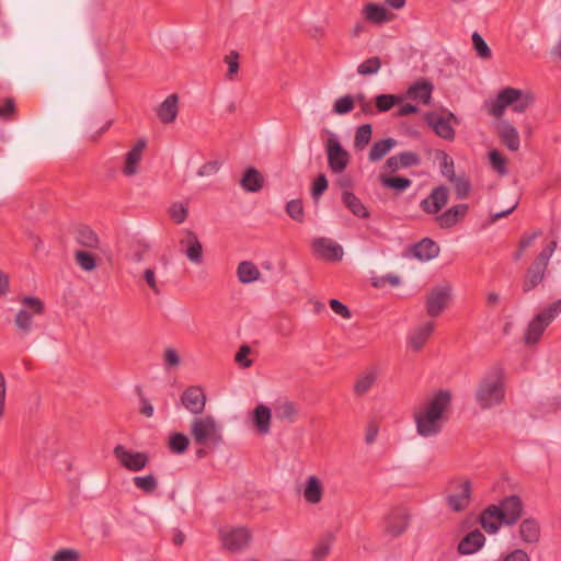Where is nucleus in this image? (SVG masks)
I'll return each mask as SVG.
<instances>
[{
    "mask_svg": "<svg viewBox=\"0 0 561 561\" xmlns=\"http://www.w3.org/2000/svg\"><path fill=\"white\" fill-rule=\"evenodd\" d=\"M451 405V393L448 390H439L425 404L415 412L416 432L420 436L431 437L440 433L444 422V413Z\"/></svg>",
    "mask_w": 561,
    "mask_h": 561,
    "instance_id": "1",
    "label": "nucleus"
},
{
    "mask_svg": "<svg viewBox=\"0 0 561 561\" xmlns=\"http://www.w3.org/2000/svg\"><path fill=\"white\" fill-rule=\"evenodd\" d=\"M535 102V96L529 91H523L516 88H504L497 96L485 103L489 114L494 117L503 115L507 106H512L516 113H524Z\"/></svg>",
    "mask_w": 561,
    "mask_h": 561,
    "instance_id": "2",
    "label": "nucleus"
},
{
    "mask_svg": "<svg viewBox=\"0 0 561 561\" xmlns=\"http://www.w3.org/2000/svg\"><path fill=\"white\" fill-rule=\"evenodd\" d=\"M474 398L478 405L483 410L491 409L503 402L505 389L500 369H492L480 380Z\"/></svg>",
    "mask_w": 561,
    "mask_h": 561,
    "instance_id": "3",
    "label": "nucleus"
},
{
    "mask_svg": "<svg viewBox=\"0 0 561 561\" xmlns=\"http://www.w3.org/2000/svg\"><path fill=\"white\" fill-rule=\"evenodd\" d=\"M561 313V299H557L540 312H538L528 322L524 333V343L527 346L536 345L546 329L553 322V320Z\"/></svg>",
    "mask_w": 561,
    "mask_h": 561,
    "instance_id": "4",
    "label": "nucleus"
},
{
    "mask_svg": "<svg viewBox=\"0 0 561 561\" xmlns=\"http://www.w3.org/2000/svg\"><path fill=\"white\" fill-rule=\"evenodd\" d=\"M22 308L18 311L14 323L19 334L24 337L36 328L35 320L44 314L45 304L37 297L24 296L20 300Z\"/></svg>",
    "mask_w": 561,
    "mask_h": 561,
    "instance_id": "5",
    "label": "nucleus"
},
{
    "mask_svg": "<svg viewBox=\"0 0 561 561\" xmlns=\"http://www.w3.org/2000/svg\"><path fill=\"white\" fill-rule=\"evenodd\" d=\"M191 435L199 446H218L222 442L221 428L211 415L194 417L191 422Z\"/></svg>",
    "mask_w": 561,
    "mask_h": 561,
    "instance_id": "6",
    "label": "nucleus"
},
{
    "mask_svg": "<svg viewBox=\"0 0 561 561\" xmlns=\"http://www.w3.org/2000/svg\"><path fill=\"white\" fill-rule=\"evenodd\" d=\"M454 492L446 496L448 507L454 512L465 511L471 500V483L469 480H455L449 483Z\"/></svg>",
    "mask_w": 561,
    "mask_h": 561,
    "instance_id": "7",
    "label": "nucleus"
},
{
    "mask_svg": "<svg viewBox=\"0 0 561 561\" xmlns=\"http://www.w3.org/2000/svg\"><path fill=\"white\" fill-rule=\"evenodd\" d=\"M328 164L332 172H343L350 162V153L342 147L335 137H330L325 144Z\"/></svg>",
    "mask_w": 561,
    "mask_h": 561,
    "instance_id": "8",
    "label": "nucleus"
},
{
    "mask_svg": "<svg viewBox=\"0 0 561 561\" xmlns=\"http://www.w3.org/2000/svg\"><path fill=\"white\" fill-rule=\"evenodd\" d=\"M113 454L119 463L129 471L142 470L148 461V455L142 451H129L123 445H117Z\"/></svg>",
    "mask_w": 561,
    "mask_h": 561,
    "instance_id": "9",
    "label": "nucleus"
},
{
    "mask_svg": "<svg viewBox=\"0 0 561 561\" xmlns=\"http://www.w3.org/2000/svg\"><path fill=\"white\" fill-rule=\"evenodd\" d=\"M424 119L434 129L437 136L446 140L455 139V129L451 126V121L458 123V119L453 113H448V116L445 117L430 112L425 114Z\"/></svg>",
    "mask_w": 561,
    "mask_h": 561,
    "instance_id": "10",
    "label": "nucleus"
},
{
    "mask_svg": "<svg viewBox=\"0 0 561 561\" xmlns=\"http://www.w3.org/2000/svg\"><path fill=\"white\" fill-rule=\"evenodd\" d=\"M451 288L449 285L436 286L432 288L426 298V311L428 316L435 318L439 316L450 298Z\"/></svg>",
    "mask_w": 561,
    "mask_h": 561,
    "instance_id": "11",
    "label": "nucleus"
},
{
    "mask_svg": "<svg viewBox=\"0 0 561 561\" xmlns=\"http://www.w3.org/2000/svg\"><path fill=\"white\" fill-rule=\"evenodd\" d=\"M311 248L316 255L331 262L341 261L344 254L343 248L337 242L324 237L313 239Z\"/></svg>",
    "mask_w": 561,
    "mask_h": 561,
    "instance_id": "12",
    "label": "nucleus"
},
{
    "mask_svg": "<svg viewBox=\"0 0 561 561\" xmlns=\"http://www.w3.org/2000/svg\"><path fill=\"white\" fill-rule=\"evenodd\" d=\"M500 516L505 525L515 524L523 513V503L519 496L510 495L504 497L497 505Z\"/></svg>",
    "mask_w": 561,
    "mask_h": 561,
    "instance_id": "13",
    "label": "nucleus"
},
{
    "mask_svg": "<svg viewBox=\"0 0 561 561\" xmlns=\"http://www.w3.org/2000/svg\"><path fill=\"white\" fill-rule=\"evenodd\" d=\"M222 546L231 551L237 552L244 549L251 539V535L247 528L240 527L229 531H221Z\"/></svg>",
    "mask_w": 561,
    "mask_h": 561,
    "instance_id": "14",
    "label": "nucleus"
},
{
    "mask_svg": "<svg viewBox=\"0 0 561 561\" xmlns=\"http://www.w3.org/2000/svg\"><path fill=\"white\" fill-rule=\"evenodd\" d=\"M179 243L191 262L195 264L203 262V247L195 232L188 229L184 230Z\"/></svg>",
    "mask_w": 561,
    "mask_h": 561,
    "instance_id": "15",
    "label": "nucleus"
},
{
    "mask_svg": "<svg viewBox=\"0 0 561 561\" xmlns=\"http://www.w3.org/2000/svg\"><path fill=\"white\" fill-rule=\"evenodd\" d=\"M449 198V190L445 185L436 186L430 195L424 198L420 206L427 214H437L447 203Z\"/></svg>",
    "mask_w": 561,
    "mask_h": 561,
    "instance_id": "16",
    "label": "nucleus"
},
{
    "mask_svg": "<svg viewBox=\"0 0 561 561\" xmlns=\"http://www.w3.org/2000/svg\"><path fill=\"white\" fill-rule=\"evenodd\" d=\"M182 404L193 414L199 415L206 405V396L201 387H188L181 397Z\"/></svg>",
    "mask_w": 561,
    "mask_h": 561,
    "instance_id": "17",
    "label": "nucleus"
},
{
    "mask_svg": "<svg viewBox=\"0 0 561 561\" xmlns=\"http://www.w3.org/2000/svg\"><path fill=\"white\" fill-rule=\"evenodd\" d=\"M385 531L391 537L402 535L409 526V515L401 508L393 510L386 518Z\"/></svg>",
    "mask_w": 561,
    "mask_h": 561,
    "instance_id": "18",
    "label": "nucleus"
},
{
    "mask_svg": "<svg viewBox=\"0 0 561 561\" xmlns=\"http://www.w3.org/2000/svg\"><path fill=\"white\" fill-rule=\"evenodd\" d=\"M420 164L421 157L417 153L412 151H404L388 158L383 168L391 173H394L401 169L417 167Z\"/></svg>",
    "mask_w": 561,
    "mask_h": 561,
    "instance_id": "19",
    "label": "nucleus"
},
{
    "mask_svg": "<svg viewBox=\"0 0 561 561\" xmlns=\"http://www.w3.org/2000/svg\"><path fill=\"white\" fill-rule=\"evenodd\" d=\"M547 268V265L535 260L524 275L522 284L523 293L527 294L535 289L545 279Z\"/></svg>",
    "mask_w": 561,
    "mask_h": 561,
    "instance_id": "20",
    "label": "nucleus"
},
{
    "mask_svg": "<svg viewBox=\"0 0 561 561\" xmlns=\"http://www.w3.org/2000/svg\"><path fill=\"white\" fill-rule=\"evenodd\" d=\"M147 146L146 139H139L136 145L126 153L122 172L126 176H133L138 173V167Z\"/></svg>",
    "mask_w": 561,
    "mask_h": 561,
    "instance_id": "21",
    "label": "nucleus"
},
{
    "mask_svg": "<svg viewBox=\"0 0 561 561\" xmlns=\"http://www.w3.org/2000/svg\"><path fill=\"white\" fill-rule=\"evenodd\" d=\"M469 206L458 204L436 217V221L443 229H449L457 225L467 215Z\"/></svg>",
    "mask_w": 561,
    "mask_h": 561,
    "instance_id": "22",
    "label": "nucleus"
},
{
    "mask_svg": "<svg viewBox=\"0 0 561 561\" xmlns=\"http://www.w3.org/2000/svg\"><path fill=\"white\" fill-rule=\"evenodd\" d=\"M434 85L426 79L414 82L407 91V98L419 101L424 105L430 104Z\"/></svg>",
    "mask_w": 561,
    "mask_h": 561,
    "instance_id": "23",
    "label": "nucleus"
},
{
    "mask_svg": "<svg viewBox=\"0 0 561 561\" xmlns=\"http://www.w3.org/2000/svg\"><path fill=\"white\" fill-rule=\"evenodd\" d=\"M179 114V96L173 93L167 96V99L158 106L157 116L164 123H173Z\"/></svg>",
    "mask_w": 561,
    "mask_h": 561,
    "instance_id": "24",
    "label": "nucleus"
},
{
    "mask_svg": "<svg viewBox=\"0 0 561 561\" xmlns=\"http://www.w3.org/2000/svg\"><path fill=\"white\" fill-rule=\"evenodd\" d=\"M485 543V536L478 529L467 534L458 543L460 554H473Z\"/></svg>",
    "mask_w": 561,
    "mask_h": 561,
    "instance_id": "25",
    "label": "nucleus"
},
{
    "mask_svg": "<svg viewBox=\"0 0 561 561\" xmlns=\"http://www.w3.org/2000/svg\"><path fill=\"white\" fill-rule=\"evenodd\" d=\"M411 252L420 261H430L439 254V247L432 239L424 238L411 248Z\"/></svg>",
    "mask_w": 561,
    "mask_h": 561,
    "instance_id": "26",
    "label": "nucleus"
},
{
    "mask_svg": "<svg viewBox=\"0 0 561 561\" xmlns=\"http://www.w3.org/2000/svg\"><path fill=\"white\" fill-rule=\"evenodd\" d=\"M480 524L489 534H495L499 531L500 526L504 523L500 516L497 505L492 504L482 512L480 516Z\"/></svg>",
    "mask_w": 561,
    "mask_h": 561,
    "instance_id": "27",
    "label": "nucleus"
},
{
    "mask_svg": "<svg viewBox=\"0 0 561 561\" xmlns=\"http://www.w3.org/2000/svg\"><path fill=\"white\" fill-rule=\"evenodd\" d=\"M240 185L247 192L256 193L263 188L264 178L257 169L250 167L241 178Z\"/></svg>",
    "mask_w": 561,
    "mask_h": 561,
    "instance_id": "28",
    "label": "nucleus"
},
{
    "mask_svg": "<svg viewBox=\"0 0 561 561\" xmlns=\"http://www.w3.org/2000/svg\"><path fill=\"white\" fill-rule=\"evenodd\" d=\"M519 536L525 543L535 545L540 539V526L534 518H526L519 525Z\"/></svg>",
    "mask_w": 561,
    "mask_h": 561,
    "instance_id": "29",
    "label": "nucleus"
},
{
    "mask_svg": "<svg viewBox=\"0 0 561 561\" xmlns=\"http://www.w3.org/2000/svg\"><path fill=\"white\" fill-rule=\"evenodd\" d=\"M434 331V323L433 322H426L415 329L410 337H409V345L415 351H420L425 343L427 342L428 337L432 335Z\"/></svg>",
    "mask_w": 561,
    "mask_h": 561,
    "instance_id": "30",
    "label": "nucleus"
},
{
    "mask_svg": "<svg viewBox=\"0 0 561 561\" xmlns=\"http://www.w3.org/2000/svg\"><path fill=\"white\" fill-rule=\"evenodd\" d=\"M271 409L264 404H259L253 411V423L257 432L265 435L271 430Z\"/></svg>",
    "mask_w": 561,
    "mask_h": 561,
    "instance_id": "31",
    "label": "nucleus"
},
{
    "mask_svg": "<svg viewBox=\"0 0 561 561\" xmlns=\"http://www.w3.org/2000/svg\"><path fill=\"white\" fill-rule=\"evenodd\" d=\"M364 18L373 24H382L392 18V14L380 4L368 3L363 8Z\"/></svg>",
    "mask_w": 561,
    "mask_h": 561,
    "instance_id": "32",
    "label": "nucleus"
},
{
    "mask_svg": "<svg viewBox=\"0 0 561 561\" xmlns=\"http://www.w3.org/2000/svg\"><path fill=\"white\" fill-rule=\"evenodd\" d=\"M397 145L398 141L391 137L375 141L369 150L368 160L370 162L380 161Z\"/></svg>",
    "mask_w": 561,
    "mask_h": 561,
    "instance_id": "33",
    "label": "nucleus"
},
{
    "mask_svg": "<svg viewBox=\"0 0 561 561\" xmlns=\"http://www.w3.org/2000/svg\"><path fill=\"white\" fill-rule=\"evenodd\" d=\"M323 486L316 476H310L306 481L304 497L307 503L318 504L322 500Z\"/></svg>",
    "mask_w": 561,
    "mask_h": 561,
    "instance_id": "34",
    "label": "nucleus"
},
{
    "mask_svg": "<svg viewBox=\"0 0 561 561\" xmlns=\"http://www.w3.org/2000/svg\"><path fill=\"white\" fill-rule=\"evenodd\" d=\"M342 202L350 209V211H352V214L355 215L356 217L364 218V219L369 217V211L367 210L365 205L352 192H348V191L343 192Z\"/></svg>",
    "mask_w": 561,
    "mask_h": 561,
    "instance_id": "35",
    "label": "nucleus"
},
{
    "mask_svg": "<svg viewBox=\"0 0 561 561\" xmlns=\"http://www.w3.org/2000/svg\"><path fill=\"white\" fill-rule=\"evenodd\" d=\"M376 369H368L360 374L354 385V393L358 397L366 394L377 380Z\"/></svg>",
    "mask_w": 561,
    "mask_h": 561,
    "instance_id": "36",
    "label": "nucleus"
},
{
    "mask_svg": "<svg viewBox=\"0 0 561 561\" xmlns=\"http://www.w3.org/2000/svg\"><path fill=\"white\" fill-rule=\"evenodd\" d=\"M237 276L240 283L249 284L257 280L261 276V272L253 262L242 261L238 265Z\"/></svg>",
    "mask_w": 561,
    "mask_h": 561,
    "instance_id": "37",
    "label": "nucleus"
},
{
    "mask_svg": "<svg viewBox=\"0 0 561 561\" xmlns=\"http://www.w3.org/2000/svg\"><path fill=\"white\" fill-rule=\"evenodd\" d=\"M500 137L507 149L511 151L518 150L520 144L519 134L513 125L504 122L501 126Z\"/></svg>",
    "mask_w": 561,
    "mask_h": 561,
    "instance_id": "38",
    "label": "nucleus"
},
{
    "mask_svg": "<svg viewBox=\"0 0 561 561\" xmlns=\"http://www.w3.org/2000/svg\"><path fill=\"white\" fill-rule=\"evenodd\" d=\"M76 240L84 248L96 249L99 247L96 233L88 226H81L77 229Z\"/></svg>",
    "mask_w": 561,
    "mask_h": 561,
    "instance_id": "39",
    "label": "nucleus"
},
{
    "mask_svg": "<svg viewBox=\"0 0 561 561\" xmlns=\"http://www.w3.org/2000/svg\"><path fill=\"white\" fill-rule=\"evenodd\" d=\"M275 417L280 421L294 423L298 415V409L290 401H284L275 405Z\"/></svg>",
    "mask_w": 561,
    "mask_h": 561,
    "instance_id": "40",
    "label": "nucleus"
},
{
    "mask_svg": "<svg viewBox=\"0 0 561 561\" xmlns=\"http://www.w3.org/2000/svg\"><path fill=\"white\" fill-rule=\"evenodd\" d=\"M380 183L388 188L397 192H403L412 185V181L403 176H389L386 174L379 175Z\"/></svg>",
    "mask_w": 561,
    "mask_h": 561,
    "instance_id": "41",
    "label": "nucleus"
},
{
    "mask_svg": "<svg viewBox=\"0 0 561 561\" xmlns=\"http://www.w3.org/2000/svg\"><path fill=\"white\" fill-rule=\"evenodd\" d=\"M373 127L370 124H364L357 127L354 137V148L363 150L371 140Z\"/></svg>",
    "mask_w": 561,
    "mask_h": 561,
    "instance_id": "42",
    "label": "nucleus"
},
{
    "mask_svg": "<svg viewBox=\"0 0 561 561\" xmlns=\"http://www.w3.org/2000/svg\"><path fill=\"white\" fill-rule=\"evenodd\" d=\"M188 445L190 440L187 436L182 433H173L169 437L168 447L173 454H184L187 450Z\"/></svg>",
    "mask_w": 561,
    "mask_h": 561,
    "instance_id": "43",
    "label": "nucleus"
},
{
    "mask_svg": "<svg viewBox=\"0 0 561 561\" xmlns=\"http://www.w3.org/2000/svg\"><path fill=\"white\" fill-rule=\"evenodd\" d=\"M134 485L147 494H152L158 489V480L153 474L134 477Z\"/></svg>",
    "mask_w": 561,
    "mask_h": 561,
    "instance_id": "44",
    "label": "nucleus"
},
{
    "mask_svg": "<svg viewBox=\"0 0 561 561\" xmlns=\"http://www.w3.org/2000/svg\"><path fill=\"white\" fill-rule=\"evenodd\" d=\"M456 191V196L458 199H465L468 197L471 191V183L465 174H458L454 178V181H450Z\"/></svg>",
    "mask_w": 561,
    "mask_h": 561,
    "instance_id": "45",
    "label": "nucleus"
},
{
    "mask_svg": "<svg viewBox=\"0 0 561 561\" xmlns=\"http://www.w3.org/2000/svg\"><path fill=\"white\" fill-rule=\"evenodd\" d=\"M381 68V59L378 56L370 57L357 66L360 76L376 75Z\"/></svg>",
    "mask_w": 561,
    "mask_h": 561,
    "instance_id": "46",
    "label": "nucleus"
},
{
    "mask_svg": "<svg viewBox=\"0 0 561 561\" xmlns=\"http://www.w3.org/2000/svg\"><path fill=\"white\" fill-rule=\"evenodd\" d=\"M471 39L473 48L481 59L488 60L492 57L489 45L478 32L472 33Z\"/></svg>",
    "mask_w": 561,
    "mask_h": 561,
    "instance_id": "47",
    "label": "nucleus"
},
{
    "mask_svg": "<svg viewBox=\"0 0 561 561\" xmlns=\"http://www.w3.org/2000/svg\"><path fill=\"white\" fill-rule=\"evenodd\" d=\"M378 112H387L401 102V98L394 94H379L375 98Z\"/></svg>",
    "mask_w": 561,
    "mask_h": 561,
    "instance_id": "48",
    "label": "nucleus"
},
{
    "mask_svg": "<svg viewBox=\"0 0 561 561\" xmlns=\"http://www.w3.org/2000/svg\"><path fill=\"white\" fill-rule=\"evenodd\" d=\"M76 263L87 272H91L96 267V260L93 254L85 251H77L75 253Z\"/></svg>",
    "mask_w": 561,
    "mask_h": 561,
    "instance_id": "49",
    "label": "nucleus"
},
{
    "mask_svg": "<svg viewBox=\"0 0 561 561\" xmlns=\"http://www.w3.org/2000/svg\"><path fill=\"white\" fill-rule=\"evenodd\" d=\"M286 213L295 221L304 222L305 210L301 199H291L286 204Z\"/></svg>",
    "mask_w": 561,
    "mask_h": 561,
    "instance_id": "50",
    "label": "nucleus"
},
{
    "mask_svg": "<svg viewBox=\"0 0 561 561\" xmlns=\"http://www.w3.org/2000/svg\"><path fill=\"white\" fill-rule=\"evenodd\" d=\"M442 157L440 161V172L448 180V182L454 181L458 174L455 173L454 169V160L444 151L439 152Z\"/></svg>",
    "mask_w": 561,
    "mask_h": 561,
    "instance_id": "51",
    "label": "nucleus"
},
{
    "mask_svg": "<svg viewBox=\"0 0 561 561\" xmlns=\"http://www.w3.org/2000/svg\"><path fill=\"white\" fill-rule=\"evenodd\" d=\"M354 108V99L351 95H344L334 102L333 111L339 115H345Z\"/></svg>",
    "mask_w": 561,
    "mask_h": 561,
    "instance_id": "52",
    "label": "nucleus"
},
{
    "mask_svg": "<svg viewBox=\"0 0 561 561\" xmlns=\"http://www.w3.org/2000/svg\"><path fill=\"white\" fill-rule=\"evenodd\" d=\"M187 208L181 203H174L169 208V215L176 225L183 224L187 218Z\"/></svg>",
    "mask_w": 561,
    "mask_h": 561,
    "instance_id": "53",
    "label": "nucleus"
},
{
    "mask_svg": "<svg viewBox=\"0 0 561 561\" xmlns=\"http://www.w3.org/2000/svg\"><path fill=\"white\" fill-rule=\"evenodd\" d=\"M79 552L72 548L60 549L51 557V561H79Z\"/></svg>",
    "mask_w": 561,
    "mask_h": 561,
    "instance_id": "54",
    "label": "nucleus"
},
{
    "mask_svg": "<svg viewBox=\"0 0 561 561\" xmlns=\"http://www.w3.org/2000/svg\"><path fill=\"white\" fill-rule=\"evenodd\" d=\"M490 163L492 168L500 174L506 173V159L497 151L491 150L489 153Z\"/></svg>",
    "mask_w": 561,
    "mask_h": 561,
    "instance_id": "55",
    "label": "nucleus"
},
{
    "mask_svg": "<svg viewBox=\"0 0 561 561\" xmlns=\"http://www.w3.org/2000/svg\"><path fill=\"white\" fill-rule=\"evenodd\" d=\"M328 188V180L324 174H319L311 187V195L318 199Z\"/></svg>",
    "mask_w": 561,
    "mask_h": 561,
    "instance_id": "56",
    "label": "nucleus"
},
{
    "mask_svg": "<svg viewBox=\"0 0 561 561\" xmlns=\"http://www.w3.org/2000/svg\"><path fill=\"white\" fill-rule=\"evenodd\" d=\"M501 561H531L529 554L520 548L513 549L501 556Z\"/></svg>",
    "mask_w": 561,
    "mask_h": 561,
    "instance_id": "57",
    "label": "nucleus"
},
{
    "mask_svg": "<svg viewBox=\"0 0 561 561\" xmlns=\"http://www.w3.org/2000/svg\"><path fill=\"white\" fill-rule=\"evenodd\" d=\"M251 348L249 345L243 344L240 346L239 351L234 356V360L243 368H249L252 366V360L248 358Z\"/></svg>",
    "mask_w": 561,
    "mask_h": 561,
    "instance_id": "58",
    "label": "nucleus"
},
{
    "mask_svg": "<svg viewBox=\"0 0 561 561\" xmlns=\"http://www.w3.org/2000/svg\"><path fill=\"white\" fill-rule=\"evenodd\" d=\"M239 54L236 50H232L229 55L225 57V61L228 64V79L232 80V76L239 70Z\"/></svg>",
    "mask_w": 561,
    "mask_h": 561,
    "instance_id": "59",
    "label": "nucleus"
},
{
    "mask_svg": "<svg viewBox=\"0 0 561 561\" xmlns=\"http://www.w3.org/2000/svg\"><path fill=\"white\" fill-rule=\"evenodd\" d=\"M557 245V241L552 240L547 244V247L538 254V256L535 260L548 266L550 257L556 251Z\"/></svg>",
    "mask_w": 561,
    "mask_h": 561,
    "instance_id": "60",
    "label": "nucleus"
},
{
    "mask_svg": "<svg viewBox=\"0 0 561 561\" xmlns=\"http://www.w3.org/2000/svg\"><path fill=\"white\" fill-rule=\"evenodd\" d=\"M137 391H138L139 401H140L139 413L142 414L146 417H151L153 415V411H154L153 410V405L151 404L149 399H147L144 396L141 388H137Z\"/></svg>",
    "mask_w": 561,
    "mask_h": 561,
    "instance_id": "61",
    "label": "nucleus"
},
{
    "mask_svg": "<svg viewBox=\"0 0 561 561\" xmlns=\"http://www.w3.org/2000/svg\"><path fill=\"white\" fill-rule=\"evenodd\" d=\"M220 169V162L217 160L204 163L197 171L198 176L216 174Z\"/></svg>",
    "mask_w": 561,
    "mask_h": 561,
    "instance_id": "62",
    "label": "nucleus"
},
{
    "mask_svg": "<svg viewBox=\"0 0 561 561\" xmlns=\"http://www.w3.org/2000/svg\"><path fill=\"white\" fill-rule=\"evenodd\" d=\"M331 309L339 316H341L344 319L351 318V311L346 305L341 302L337 299H330L329 301Z\"/></svg>",
    "mask_w": 561,
    "mask_h": 561,
    "instance_id": "63",
    "label": "nucleus"
},
{
    "mask_svg": "<svg viewBox=\"0 0 561 561\" xmlns=\"http://www.w3.org/2000/svg\"><path fill=\"white\" fill-rule=\"evenodd\" d=\"M164 363L168 367H175L180 365L181 358L176 350L169 347L164 351Z\"/></svg>",
    "mask_w": 561,
    "mask_h": 561,
    "instance_id": "64",
    "label": "nucleus"
}]
</instances>
